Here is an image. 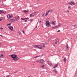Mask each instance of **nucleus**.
I'll use <instances>...</instances> for the list:
<instances>
[{
    "instance_id": "473e14b6",
    "label": "nucleus",
    "mask_w": 77,
    "mask_h": 77,
    "mask_svg": "<svg viewBox=\"0 0 77 77\" xmlns=\"http://www.w3.org/2000/svg\"><path fill=\"white\" fill-rule=\"evenodd\" d=\"M33 19H31V20H30V22H32V21H33Z\"/></svg>"
},
{
    "instance_id": "5701e85b",
    "label": "nucleus",
    "mask_w": 77,
    "mask_h": 77,
    "mask_svg": "<svg viewBox=\"0 0 77 77\" xmlns=\"http://www.w3.org/2000/svg\"><path fill=\"white\" fill-rule=\"evenodd\" d=\"M61 26V25L60 23H59L58 25H57V26H56L57 28H58L59 26Z\"/></svg>"
},
{
    "instance_id": "8fccbe9b",
    "label": "nucleus",
    "mask_w": 77,
    "mask_h": 77,
    "mask_svg": "<svg viewBox=\"0 0 77 77\" xmlns=\"http://www.w3.org/2000/svg\"><path fill=\"white\" fill-rule=\"evenodd\" d=\"M53 45L54 46V44H53Z\"/></svg>"
},
{
    "instance_id": "412c9836",
    "label": "nucleus",
    "mask_w": 77,
    "mask_h": 77,
    "mask_svg": "<svg viewBox=\"0 0 77 77\" xmlns=\"http://www.w3.org/2000/svg\"><path fill=\"white\" fill-rule=\"evenodd\" d=\"M45 67V66L43 65L41 66V68H42V69H44Z\"/></svg>"
},
{
    "instance_id": "423d86ee",
    "label": "nucleus",
    "mask_w": 77,
    "mask_h": 77,
    "mask_svg": "<svg viewBox=\"0 0 77 77\" xmlns=\"http://www.w3.org/2000/svg\"><path fill=\"white\" fill-rule=\"evenodd\" d=\"M8 28L11 31H12L14 30L13 28L11 26H8Z\"/></svg>"
},
{
    "instance_id": "f257e3e1",
    "label": "nucleus",
    "mask_w": 77,
    "mask_h": 77,
    "mask_svg": "<svg viewBox=\"0 0 77 77\" xmlns=\"http://www.w3.org/2000/svg\"><path fill=\"white\" fill-rule=\"evenodd\" d=\"M11 57L14 61H17L19 60V58L17 57V55L16 54L11 55Z\"/></svg>"
},
{
    "instance_id": "2eb2a0df",
    "label": "nucleus",
    "mask_w": 77,
    "mask_h": 77,
    "mask_svg": "<svg viewBox=\"0 0 77 77\" xmlns=\"http://www.w3.org/2000/svg\"><path fill=\"white\" fill-rule=\"evenodd\" d=\"M68 9L69 10H71L72 9V7L70 5H69L68 7Z\"/></svg>"
},
{
    "instance_id": "9b49d317",
    "label": "nucleus",
    "mask_w": 77,
    "mask_h": 77,
    "mask_svg": "<svg viewBox=\"0 0 77 77\" xmlns=\"http://www.w3.org/2000/svg\"><path fill=\"white\" fill-rule=\"evenodd\" d=\"M38 45H32V47L33 48H38Z\"/></svg>"
},
{
    "instance_id": "a19ab883",
    "label": "nucleus",
    "mask_w": 77,
    "mask_h": 77,
    "mask_svg": "<svg viewBox=\"0 0 77 77\" xmlns=\"http://www.w3.org/2000/svg\"><path fill=\"white\" fill-rule=\"evenodd\" d=\"M3 29V28H0V29Z\"/></svg>"
},
{
    "instance_id": "cd10ccee",
    "label": "nucleus",
    "mask_w": 77,
    "mask_h": 77,
    "mask_svg": "<svg viewBox=\"0 0 77 77\" xmlns=\"http://www.w3.org/2000/svg\"><path fill=\"white\" fill-rule=\"evenodd\" d=\"M48 13H49L48 11V12H46V14L45 15V16H46L47 15H48Z\"/></svg>"
},
{
    "instance_id": "6ab92c4d",
    "label": "nucleus",
    "mask_w": 77,
    "mask_h": 77,
    "mask_svg": "<svg viewBox=\"0 0 77 77\" xmlns=\"http://www.w3.org/2000/svg\"><path fill=\"white\" fill-rule=\"evenodd\" d=\"M58 65V64H56L55 65V66L53 67V69H54V68H55L57 67V66Z\"/></svg>"
},
{
    "instance_id": "f03ea898",
    "label": "nucleus",
    "mask_w": 77,
    "mask_h": 77,
    "mask_svg": "<svg viewBox=\"0 0 77 77\" xmlns=\"http://www.w3.org/2000/svg\"><path fill=\"white\" fill-rule=\"evenodd\" d=\"M45 47V45L44 43H41L40 45H38V48L40 49H43Z\"/></svg>"
},
{
    "instance_id": "9d476101",
    "label": "nucleus",
    "mask_w": 77,
    "mask_h": 77,
    "mask_svg": "<svg viewBox=\"0 0 77 77\" xmlns=\"http://www.w3.org/2000/svg\"><path fill=\"white\" fill-rule=\"evenodd\" d=\"M40 63L42 64H43L44 63L45 61L44 60L42 59H41L40 60Z\"/></svg>"
},
{
    "instance_id": "39448f33",
    "label": "nucleus",
    "mask_w": 77,
    "mask_h": 77,
    "mask_svg": "<svg viewBox=\"0 0 77 77\" xmlns=\"http://www.w3.org/2000/svg\"><path fill=\"white\" fill-rule=\"evenodd\" d=\"M45 24H46V26L48 27L50 25L49 22H48V21H46L45 23Z\"/></svg>"
},
{
    "instance_id": "aec40b11",
    "label": "nucleus",
    "mask_w": 77,
    "mask_h": 77,
    "mask_svg": "<svg viewBox=\"0 0 77 77\" xmlns=\"http://www.w3.org/2000/svg\"><path fill=\"white\" fill-rule=\"evenodd\" d=\"M55 24V21H53L51 24L52 25H54Z\"/></svg>"
},
{
    "instance_id": "c9c22d12",
    "label": "nucleus",
    "mask_w": 77,
    "mask_h": 77,
    "mask_svg": "<svg viewBox=\"0 0 77 77\" xmlns=\"http://www.w3.org/2000/svg\"><path fill=\"white\" fill-rule=\"evenodd\" d=\"M67 12H68V13H69V10H67Z\"/></svg>"
},
{
    "instance_id": "79ce46f5",
    "label": "nucleus",
    "mask_w": 77,
    "mask_h": 77,
    "mask_svg": "<svg viewBox=\"0 0 77 77\" xmlns=\"http://www.w3.org/2000/svg\"><path fill=\"white\" fill-rule=\"evenodd\" d=\"M22 32H23V33H24V30H23V31H22Z\"/></svg>"
},
{
    "instance_id": "4c0bfd02",
    "label": "nucleus",
    "mask_w": 77,
    "mask_h": 77,
    "mask_svg": "<svg viewBox=\"0 0 77 77\" xmlns=\"http://www.w3.org/2000/svg\"><path fill=\"white\" fill-rule=\"evenodd\" d=\"M60 30H58L57 32H60Z\"/></svg>"
},
{
    "instance_id": "7c9ffc66",
    "label": "nucleus",
    "mask_w": 77,
    "mask_h": 77,
    "mask_svg": "<svg viewBox=\"0 0 77 77\" xmlns=\"http://www.w3.org/2000/svg\"><path fill=\"white\" fill-rule=\"evenodd\" d=\"M48 41L49 42H51V39L50 38V39H49Z\"/></svg>"
},
{
    "instance_id": "f704fd0d",
    "label": "nucleus",
    "mask_w": 77,
    "mask_h": 77,
    "mask_svg": "<svg viewBox=\"0 0 77 77\" xmlns=\"http://www.w3.org/2000/svg\"><path fill=\"white\" fill-rule=\"evenodd\" d=\"M37 1L38 2H39L40 1V0H37Z\"/></svg>"
},
{
    "instance_id": "7ed1b4c3",
    "label": "nucleus",
    "mask_w": 77,
    "mask_h": 77,
    "mask_svg": "<svg viewBox=\"0 0 77 77\" xmlns=\"http://www.w3.org/2000/svg\"><path fill=\"white\" fill-rule=\"evenodd\" d=\"M38 14V11H35L34 13H32V14H30V16L31 17H33V16H35L37 15Z\"/></svg>"
},
{
    "instance_id": "603ef678",
    "label": "nucleus",
    "mask_w": 77,
    "mask_h": 77,
    "mask_svg": "<svg viewBox=\"0 0 77 77\" xmlns=\"http://www.w3.org/2000/svg\"><path fill=\"white\" fill-rule=\"evenodd\" d=\"M3 77H5V76H4Z\"/></svg>"
},
{
    "instance_id": "c85d7f7f",
    "label": "nucleus",
    "mask_w": 77,
    "mask_h": 77,
    "mask_svg": "<svg viewBox=\"0 0 77 77\" xmlns=\"http://www.w3.org/2000/svg\"><path fill=\"white\" fill-rule=\"evenodd\" d=\"M66 61V58H65L64 59V60H63V61L64 62H65Z\"/></svg>"
},
{
    "instance_id": "c03bdc74",
    "label": "nucleus",
    "mask_w": 77,
    "mask_h": 77,
    "mask_svg": "<svg viewBox=\"0 0 77 77\" xmlns=\"http://www.w3.org/2000/svg\"><path fill=\"white\" fill-rule=\"evenodd\" d=\"M44 14H45V13H44L42 15V16H44Z\"/></svg>"
},
{
    "instance_id": "ea45409f",
    "label": "nucleus",
    "mask_w": 77,
    "mask_h": 77,
    "mask_svg": "<svg viewBox=\"0 0 77 77\" xmlns=\"http://www.w3.org/2000/svg\"><path fill=\"white\" fill-rule=\"evenodd\" d=\"M41 23V20H39V23Z\"/></svg>"
},
{
    "instance_id": "0eeeda50",
    "label": "nucleus",
    "mask_w": 77,
    "mask_h": 77,
    "mask_svg": "<svg viewBox=\"0 0 77 77\" xmlns=\"http://www.w3.org/2000/svg\"><path fill=\"white\" fill-rule=\"evenodd\" d=\"M47 63L49 66H50L52 67L53 66V65L49 61L47 62Z\"/></svg>"
},
{
    "instance_id": "37998d69",
    "label": "nucleus",
    "mask_w": 77,
    "mask_h": 77,
    "mask_svg": "<svg viewBox=\"0 0 77 77\" xmlns=\"http://www.w3.org/2000/svg\"><path fill=\"white\" fill-rule=\"evenodd\" d=\"M14 73L17 72V71H16L15 72H14Z\"/></svg>"
},
{
    "instance_id": "dca6fc26",
    "label": "nucleus",
    "mask_w": 77,
    "mask_h": 77,
    "mask_svg": "<svg viewBox=\"0 0 77 77\" xmlns=\"http://www.w3.org/2000/svg\"><path fill=\"white\" fill-rule=\"evenodd\" d=\"M28 12H29V10L23 11V12L26 14H27Z\"/></svg>"
},
{
    "instance_id": "f8f14e48",
    "label": "nucleus",
    "mask_w": 77,
    "mask_h": 77,
    "mask_svg": "<svg viewBox=\"0 0 77 77\" xmlns=\"http://www.w3.org/2000/svg\"><path fill=\"white\" fill-rule=\"evenodd\" d=\"M69 4L72 6V5H75V3L74 2H70L69 3Z\"/></svg>"
},
{
    "instance_id": "1a4fd4ad",
    "label": "nucleus",
    "mask_w": 77,
    "mask_h": 77,
    "mask_svg": "<svg viewBox=\"0 0 77 77\" xmlns=\"http://www.w3.org/2000/svg\"><path fill=\"white\" fill-rule=\"evenodd\" d=\"M16 21V19H10V21L11 23L14 22Z\"/></svg>"
},
{
    "instance_id": "2f4dec72",
    "label": "nucleus",
    "mask_w": 77,
    "mask_h": 77,
    "mask_svg": "<svg viewBox=\"0 0 77 77\" xmlns=\"http://www.w3.org/2000/svg\"><path fill=\"white\" fill-rule=\"evenodd\" d=\"M6 77H12V76L11 75H7Z\"/></svg>"
},
{
    "instance_id": "6e6552de",
    "label": "nucleus",
    "mask_w": 77,
    "mask_h": 77,
    "mask_svg": "<svg viewBox=\"0 0 77 77\" xmlns=\"http://www.w3.org/2000/svg\"><path fill=\"white\" fill-rule=\"evenodd\" d=\"M59 41V38H56V42L55 43V44H57L58 43Z\"/></svg>"
},
{
    "instance_id": "a878e982",
    "label": "nucleus",
    "mask_w": 77,
    "mask_h": 77,
    "mask_svg": "<svg viewBox=\"0 0 77 77\" xmlns=\"http://www.w3.org/2000/svg\"><path fill=\"white\" fill-rule=\"evenodd\" d=\"M57 26H52L51 27V28L52 29H55L56 28H57Z\"/></svg>"
},
{
    "instance_id": "4468645a",
    "label": "nucleus",
    "mask_w": 77,
    "mask_h": 77,
    "mask_svg": "<svg viewBox=\"0 0 77 77\" xmlns=\"http://www.w3.org/2000/svg\"><path fill=\"white\" fill-rule=\"evenodd\" d=\"M15 18L16 19V21H17V20H19V19H20V17H19V16H17V17H15Z\"/></svg>"
},
{
    "instance_id": "72a5a7b5",
    "label": "nucleus",
    "mask_w": 77,
    "mask_h": 77,
    "mask_svg": "<svg viewBox=\"0 0 77 77\" xmlns=\"http://www.w3.org/2000/svg\"><path fill=\"white\" fill-rule=\"evenodd\" d=\"M39 57V56H36V57H34V58H37V57Z\"/></svg>"
},
{
    "instance_id": "3c124183",
    "label": "nucleus",
    "mask_w": 77,
    "mask_h": 77,
    "mask_svg": "<svg viewBox=\"0 0 77 77\" xmlns=\"http://www.w3.org/2000/svg\"><path fill=\"white\" fill-rule=\"evenodd\" d=\"M27 77H30V76H27Z\"/></svg>"
},
{
    "instance_id": "09e8293b",
    "label": "nucleus",
    "mask_w": 77,
    "mask_h": 77,
    "mask_svg": "<svg viewBox=\"0 0 77 77\" xmlns=\"http://www.w3.org/2000/svg\"><path fill=\"white\" fill-rule=\"evenodd\" d=\"M7 25H8H8H10V24H8Z\"/></svg>"
},
{
    "instance_id": "49530a36",
    "label": "nucleus",
    "mask_w": 77,
    "mask_h": 77,
    "mask_svg": "<svg viewBox=\"0 0 77 77\" xmlns=\"http://www.w3.org/2000/svg\"><path fill=\"white\" fill-rule=\"evenodd\" d=\"M2 45L1 43H0V45Z\"/></svg>"
},
{
    "instance_id": "a211bd4d",
    "label": "nucleus",
    "mask_w": 77,
    "mask_h": 77,
    "mask_svg": "<svg viewBox=\"0 0 77 77\" xmlns=\"http://www.w3.org/2000/svg\"><path fill=\"white\" fill-rule=\"evenodd\" d=\"M29 18H21V20H28Z\"/></svg>"
},
{
    "instance_id": "20e7f679",
    "label": "nucleus",
    "mask_w": 77,
    "mask_h": 77,
    "mask_svg": "<svg viewBox=\"0 0 77 77\" xmlns=\"http://www.w3.org/2000/svg\"><path fill=\"white\" fill-rule=\"evenodd\" d=\"M14 15L12 14H8L7 16V17L8 18H11V17H13Z\"/></svg>"
},
{
    "instance_id": "a18cd8bd",
    "label": "nucleus",
    "mask_w": 77,
    "mask_h": 77,
    "mask_svg": "<svg viewBox=\"0 0 77 77\" xmlns=\"http://www.w3.org/2000/svg\"><path fill=\"white\" fill-rule=\"evenodd\" d=\"M25 22H27V20H25Z\"/></svg>"
},
{
    "instance_id": "de8ad7c7",
    "label": "nucleus",
    "mask_w": 77,
    "mask_h": 77,
    "mask_svg": "<svg viewBox=\"0 0 77 77\" xmlns=\"http://www.w3.org/2000/svg\"><path fill=\"white\" fill-rule=\"evenodd\" d=\"M0 36L2 37V35H0Z\"/></svg>"
},
{
    "instance_id": "58836bf2",
    "label": "nucleus",
    "mask_w": 77,
    "mask_h": 77,
    "mask_svg": "<svg viewBox=\"0 0 77 77\" xmlns=\"http://www.w3.org/2000/svg\"><path fill=\"white\" fill-rule=\"evenodd\" d=\"M36 62L37 63H38V62H39V61L37 60V61H36Z\"/></svg>"
},
{
    "instance_id": "393cba45",
    "label": "nucleus",
    "mask_w": 77,
    "mask_h": 77,
    "mask_svg": "<svg viewBox=\"0 0 77 77\" xmlns=\"http://www.w3.org/2000/svg\"><path fill=\"white\" fill-rule=\"evenodd\" d=\"M52 11H53V10L52 9H51V10H49L48 11V12H52Z\"/></svg>"
},
{
    "instance_id": "c756f323",
    "label": "nucleus",
    "mask_w": 77,
    "mask_h": 77,
    "mask_svg": "<svg viewBox=\"0 0 77 77\" xmlns=\"http://www.w3.org/2000/svg\"><path fill=\"white\" fill-rule=\"evenodd\" d=\"M3 19V17H0V21H1Z\"/></svg>"
},
{
    "instance_id": "f3484780",
    "label": "nucleus",
    "mask_w": 77,
    "mask_h": 77,
    "mask_svg": "<svg viewBox=\"0 0 77 77\" xmlns=\"http://www.w3.org/2000/svg\"><path fill=\"white\" fill-rule=\"evenodd\" d=\"M66 49L67 50H69V46L68 45H67L66 46Z\"/></svg>"
},
{
    "instance_id": "4be33fe9",
    "label": "nucleus",
    "mask_w": 77,
    "mask_h": 77,
    "mask_svg": "<svg viewBox=\"0 0 77 77\" xmlns=\"http://www.w3.org/2000/svg\"><path fill=\"white\" fill-rule=\"evenodd\" d=\"M17 33L19 34L20 35H21L22 34L21 32H20V31H18L17 32Z\"/></svg>"
},
{
    "instance_id": "b1692460",
    "label": "nucleus",
    "mask_w": 77,
    "mask_h": 77,
    "mask_svg": "<svg viewBox=\"0 0 77 77\" xmlns=\"http://www.w3.org/2000/svg\"><path fill=\"white\" fill-rule=\"evenodd\" d=\"M4 11L3 10H0V14H1L2 13H4Z\"/></svg>"
},
{
    "instance_id": "bb28decb",
    "label": "nucleus",
    "mask_w": 77,
    "mask_h": 77,
    "mask_svg": "<svg viewBox=\"0 0 77 77\" xmlns=\"http://www.w3.org/2000/svg\"><path fill=\"white\" fill-rule=\"evenodd\" d=\"M54 72L55 73H57V72L56 70V69H54Z\"/></svg>"
},
{
    "instance_id": "ddd939ff",
    "label": "nucleus",
    "mask_w": 77,
    "mask_h": 77,
    "mask_svg": "<svg viewBox=\"0 0 77 77\" xmlns=\"http://www.w3.org/2000/svg\"><path fill=\"white\" fill-rule=\"evenodd\" d=\"M4 54H0V58H2L4 57Z\"/></svg>"
},
{
    "instance_id": "e433bc0d",
    "label": "nucleus",
    "mask_w": 77,
    "mask_h": 77,
    "mask_svg": "<svg viewBox=\"0 0 77 77\" xmlns=\"http://www.w3.org/2000/svg\"><path fill=\"white\" fill-rule=\"evenodd\" d=\"M27 27V26H25L24 28H25V29Z\"/></svg>"
}]
</instances>
